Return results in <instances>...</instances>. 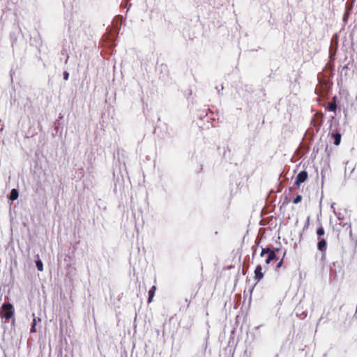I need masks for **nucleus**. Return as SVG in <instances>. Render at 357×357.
I'll return each mask as SVG.
<instances>
[{
  "label": "nucleus",
  "mask_w": 357,
  "mask_h": 357,
  "mask_svg": "<svg viewBox=\"0 0 357 357\" xmlns=\"http://www.w3.org/2000/svg\"><path fill=\"white\" fill-rule=\"evenodd\" d=\"M15 314L13 305L10 303H6L2 305L0 308V317L6 320L12 318Z\"/></svg>",
  "instance_id": "1"
},
{
  "label": "nucleus",
  "mask_w": 357,
  "mask_h": 357,
  "mask_svg": "<svg viewBox=\"0 0 357 357\" xmlns=\"http://www.w3.org/2000/svg\"><path fill=\"white\" fill-rule=\"evenodd\" d=\"M265 254H268V257L266 259V263L269 264L273 259H275L276 255L273 251H271L269 250H263L261 255L264 256Z\"/></svg>",
  "instance_id": "2"
},
{
  "label": "nucleus",
  "mask_w": 357,
  "mask_h": 357,
  "mask_svg": "<svg viewBox=\"0 0 357 357\" xmlns=\"http://www.w3.org/2000/svg\"><path fill=\"white\" fill-rule=\"evenodd\" d=\"M307 178V174L306 172H301L296 178V183L299 185L301 183H303Z\"/></svg>",
  "instance_id": "3"
},
{
  "label": "nucleus",
  "mask_w": 357,
  "mask_h": 357,
  "mask_svg": "<svg viewBox=\"0 0 357 357\" xmlns=\"http://www.w3.org/2000/svg\"><path fill=\"white\" fill-rule=\"evenodd\" d=\"M255 278L257 281H259L264 277V273H262V268L260 266H257L255 271Z\"/></svg>",
  "instance_id": "4"
},
{
  "label": "nucleus",
  "mask_w": 357,
  "mask_h": 357,
  "mask_svg": "<svg viewBox=\"0 0 357 357\" xmlns=\"http://www.w3.org/2000/svg\"><path fill=\"white\" fill-rule=\"evenodd\" d=\"M156 290L155 286H153L151 289L149 291V303H151L153 301V298L154 296L155 292Z\"/></svg>",
  "instance_id": "5"
},
{
  "label": "nucleus",
  "mask_w": 357,
  "mask_h": 357,
  "mask_svg": "<svg viewBox=\"0 0 357 357\" xmlns=\"http://www.w3.org/2000/svg\"><path fill=\"white\" fill-rule=\"evenodd\" d=\"M326 243L324 239H321L317 244L318 249L320 250H324L326 248Z\"/></svg>",
  "instance_id": "6"
},
{
  "label": "nucleus",
  "mask_w": 357,
  "mask_h": 357,
  "mask_svg": "<svg viewBox=\"0 0 357 357\" xmlns=\"http://www.w3.org/2000/svg\"><path fill=\"white\" fill-rule=\"evenodd\" d=\"M18 197V192L15 189H13L10 192V199L11 200H15Z\"/></svg>",
  "instance_id": "7"
},
{
  "label": "nucleus",
  "mask_w": 357,
  "mask_h": 357,
  "mask_svg": "<svg viewBox=\"0 0 357 357\" xmlns=\"http://www.w3.org/2000/svg\"><path fill=\"white\" fill-rule=\"evenodd\" d=\"M36 317H34L33 320V324L31 328V333H35L36 331Z\"/></svg>",
  "instance_id": "8"
},
{
  "label": "nucleus",
  "mask_w": 357,
  "mask_h": 357,
  "mask_svg": "<svg viewBox=\"0 0 357 357\" xmlns=\"http://www.w3.org/2000/svg\"><path fill=\"white\" fill-rule=\"evenodd\" d=\"M36 266L38 271H42L43 270V265L41 261H36Z\"/></svg>",
  "instance_id": "9"
},
{
  "label": "nucleus",
  "mask_w": 357,
  "mask_h": 357,
  "mask_svg": "<svg viewBox=\"0 0 357 357\" xmlns=\"http://www.w3.org/2000/svg\"><path fill=\"white\" fill-rule=\"evenodd\" d=\"M340 142V135L339 134H336L335 135V144L338 145Z\"/></svg>",
  "instance_id": "10"
},
{
  "label": "nucleus",
  "mask_w": 357,
  "mask_h": 357,
  "mask_svg": "<svg viewBox=\"0 0 357 357\" xmlns=\"http://www.w3.org/2000/svg\"><path fill=\"white\" fill-rule=\"evenodd\" d=\"M317 235H319V236H322V235H324V229H323L322 227L319 228V229H317Z\"/></svg>",
  "instance_id": "11"
},
{
  "label": "nucleus",
  "mask_w": 357,
  "mask_h": 357,
  "mask_svg": "<svg viewBox=\"0 0 357 357\" xmlns=\"http://www.w3.org/2000/svg\"><path fill=\"white\" fill-rule=\"evenodd\" d=\"M302 199V197L301 195H298L295 199L294 200V204H298Z\"/></svg>",
  "instance_id": "12"
},
{
  "label": "nucleus",
  "mask_w": 357,
  "mask_h": 357,
  "mask_svg": "<svg viewBox=\"0 0 357 357\" xmlns=\"http://www.w3.org/2000/svg\"><path fill=\"white\" fill-rule=\"evenodd\" d=\"M68 77V74L67 73L66 75H65V79H67Z\"/></svg>",
  "instance_id": "13"
},
{
  "label": "nucleus",
  "mask_w": 357,
  "mask_h": 357,
  "mask_svg": "<svg viewBox=\"0 0 357 357\" xmlns=\"http://www.w3.org/2000/svg\"><path fill=\"white\" fill-rule=\"evenodd\" d=\"M331 107L335 108V105H331Z\"/></svg>",
  "instance_id": "14"
}]
</instances>
